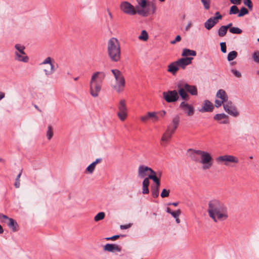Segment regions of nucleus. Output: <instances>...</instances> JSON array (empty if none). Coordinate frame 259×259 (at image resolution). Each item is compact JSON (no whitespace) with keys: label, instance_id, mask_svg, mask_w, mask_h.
<instances>
[{"label":"nucleus","instance_id":"nucleus-64","mask_svg":"<svg viewBox=\"0 0 259 259\" xmlns=\"http://www.w3.org/2000/svg\"><path fill=\"white\" fill-rule=\"evenodd\" d=\"M5 93L3 92H0V100L5 97Z\"/></svg>","mask_w":259,"mask_h":259},{"label":"nucleus","instance_id":"nucleus-31","mask_svg":"<svg viewBox=\"0 0 259 259\" xmlns=\"http://www.w3.org/2000/svg\"><path fill=\"white\" fill-rule=\"evenodd\" d=\"M138 38L140 40L146 41L148 39V34L147 31L145 30H142L141 34L139 36Z\"/></svg>","mask_w":259,"mask_h":259},{"label":"nucleus","instance_id":"nucleus-15","mask_svg":"<svg viewBox=\"0 0 259 259\" xmlns=\"http://www.w3.org/2000/svg\"><path fill=\"white\" fill-rule=\"evenodd\" d=\"M180 108L182 109L189 116L193 115L194 113L193 106L184 101L181 102L180 105Z\"/></svg>","mask_w":259,"mask_h":259},{"label":"nucleus","instance_id":"nucleus-51","mask_svg":"<svg viewBox=\"0 0 259 259\" xmlns=\"http://www.w3.org/2000/svg\"><path fill=\"white\" fill-rule=\"evenodd\" d=\"M231 71L237 77L239 78L241 76V73L236 69H232Z\"/></svg>","mask_w":259,"mask_h":259},{"label":"nucleus","instance_id":"nucleus-58","mask_svg":"<svg viewBox=\"0 0 259 259\" xmlns=\"http://www.w3.org/2000/svg\"><path fill=\"white\" fill-rule=\"evenodd\" d=\"M131 227V224H127V225H121L120 226V229H127L130 228Z\"/></svg>","mask_w":259,"mask_h":259},{"label":"nucleus","instance_id":"nucleus-11","mask_svg":"<svg viewBox=\"0 0 259 259\" xmlns=\"http://www.w3.org/2000/svg\"><path fill=\"white\" fill-rule=\"evenodd\" d=\"M223 107L225 111L231 116L237 117L239 114L236 107L233 105L231 101H228L224 104Z\"/></svg>","mask_w":259,"mask_h":259},{"label":"nucleus","instance_id":"nucleus-48","mask_svg":"<svg viewBox=\"0 0 259 259\" xmlns=\"http://www.w3.org/2000/svg\"><path fill=\"white\" fill-rule=\"evenodd\" d=\"M149 179H150V178H149V176L147 178H145L142 183V186L148 187L150 183Z\"/></svg>","mask_w":259,"mask_h":259},{"label":"nucleus","instance_id":"nucleus-10","mask_svg":"<svg viewBox=\"0 0 259 259\" xmlns=\"http://www.w3.org/2000/svg\"><path fill=\"white\" fill-rule=\"evenodd\" d=\"M179 92L176 90L168 91L162 93L163 97L167 103L177 101L179 98Z\"/></svg>","mask_w":259,"mask_h":259},{"label":"nucleus","instance_id":"nucleus-43","mask_svg":"<svg viewBox=\"0 0 259 259\" xmlns=\"http://www.w3.org/2000/svg\"><path fill=\"white\" fill-rule=\"evenodd\" d=\"M95 165L94 164L92 163L91 164H90L87 168V170L90 173L92 174L93 171H94Z\"/></svg>","mask_w":259,"mask_h":259},{"label":"nucleus","instance_id":"nucleus-47","mask_svg":"<svg viewBox=\"0 0 259 259\" xmlns=\"http://www.w3.org/2000/svg\"><path fill=\"white\" fill-rule=\"evenodd\" d=\"M181 211L180 209H178L176 211H172L171 213V215L174 218H178L179 217L180 215L181 214Z\"/></svg>","mask_w":259,"mask_h":259},{"label":"nucleus","instance_id":"nucleus-39","mask_svg":"<svg viewBox=\"0 0 259 259\" xmlns=\"http://www.w3.org/2000/svg\"><path fill=\"white\" fill-rule=\"evenodd\" d=\"M201 2L203 4V6L206 10H208L209 9L210 0H201Z\"/></svg>","mask_w":259,"mask_h":259},{"label":"nucleus","instance_id":"nucleus-14","mask_svg":"<svg viewBox=\"0 0 259 259\" xmlns=\"http://www.w3.org/2000/svg\"><path fill=\"white\" fill-rule=\"evenodd\" d=\"M148 172L151 174H155V171L150 167L144 165H140L138 168V176L140 178H144Z\"/></svg>","mask_w":259,"mask_h":259},{"label":"nucleus","instance_id":"nucleus-45","mask_svg":"<svg viewBox=\"0 0 259 259\" xmlns=\"http://www.w3.org/2000/svg\"><path fill=\"white\" fill-rule=\"evenodd\" d=\"M244 4L247 6L250 10H252V4L251 0H244Z\"/></svg>","mask_w":259,"mask_h":259},{"label":"nucleus","instance_id":"nucleus-24","mask_svg":"<svg viewBox=\"0 0 259 259\" xmlns=\"http://www.w3.org/2000/svg\"><path fill=\"white\" fill-rule=\"evenodd\" d=\"M216 97L218 98H220L221 100L225 102H228V96L226 93V92L223 90H219L217 94Z\"/></svg>","mask_w":259,"mask_h":259},{"label":"nucleus","instance_id":"nucleus-49","mask_svg":"<svg viewBox=\"0 0 259 259\" xmlns=\"http://www.w3.org/2000/svg\"><path fill=\"white\" fill-rule=\"evenodd\" d=\"M149 179H150V178H149V176L147 178H145L142 183V186L148 187L150 183Z\"/></svg>","mask_w":259,"mask_h":259},{"label":"nucleus","instance_id":"nucleus-18","mask_svg":"<svg viewBox=\"0 0 259 259\" xmlns=\"http://www.w3.org/2000/svg\"><path fill=\"white\" fill-rule=\"evenodd\" d=\"M193 59V58L192 57L182 58L179 59L176 62L178 65L179 68L180 67L184 69L187 65L192 63Z\"/></svg>","mask_w":259,"mask_h":259},{"label":"nucleus","instance_id":"nucleus-33","mask_svg":"<svg viewBox=\"0 0 259 259\" xmlns=\"http://www.w3.org/2000/svg\"><path fill=\"white\" fill-rule=\"evenodd\" d=\"M105 214L104 212H100L98 213L94 218V220L96 222H98L100 220L104 219Z\"/></svg>","mask_w":259,"mask_h":259},{"label":"nucleus","instance_id":"nucleus-54","mask_svg":"<svg viewBox=\"0 0 259 259\" xmlns=\"http://www.w3.org/2000/svg\"><path fill=\"white\" fill-rule=\"evenodd\" d=\"M149 193V190L148 187L142 186V193L147 194Z\"/></svg>","mask_w":259,"mask_h":259},{"label":"nucleus","instance_id":"nucleus-61","mask_svg":"<svg viewBox=\"0 0 259 259\" xmlns=\"http://www.w3.org/2000/svg\"><path fill=\"white\" fill-rule=\"evenodd\" d=\"M191 26H192L191 22H189L188 24H187V25L185 27V30H188L190 29V28L191 27Z\"/></svg>","mask_w":259,"mask_h":259},{"label":"nucleus","instance_id":"nucleus-44","mask_svg":"<svg viewBox=\"0 0 259 259\" xmlns=\"http://www.w3.org/2000/svg\"><path fill=\"white\" fill-rule=\"evenodd\" d=\"M252 57L255 62L259 63V52H255L252 54Z\"/></svg>","mask_w":259,"mask_h":259},{"label":"nucleus","instance_id":"nucleus-50","mask_svg":"<svg viewBox=\"0 0 259 259\" xmlns=\"http://www.w3.org/2000/svg\"><path fill=\"white\" fill-rule=\"evenodd\" d=\"M149 179H150V178H149V176L147 178H145L142 183V186L148 187L150 183Z\"/></svg>","mask_w":259,"mask_h":259},{"label":"nucleus","instance_id":"nucleus-30","mask_svg":"<svg viewBox=\"0 0 259 259\" xmlns=\"http://www.w3.org/2000/svg\"><path fill=\"white\" fill-rule=\"evenodd\" d=\"M228 116L227 115H226L225 113H220V114H217L215 115L213 117V118L214 120L217 121H220L221 120L223 119H227L228 118Z\"/></svg>","mask_w":259,"mask_h":259},{"label":"nucleus","instance_id":"nucleus-3","mask_svg":"<svg viewBox=\"0 0 259 259\" xmlns=\"http://www.w3.org/2000/svg\"><path fill=\"white\" fill-rule=\"evenodd\" d=\"M120 9L121 11L128 15H134L137 13L143 17L147 16L150 13L152 14H154L156 9V7L154 4H148V7L144 8H141L139 9V8L140 6H136V9L137 11L135 10L134 7L130 4L129 2L124 1L121 3L120 4Z\"/></svg>","mask_w":259,"mask_h":259},{"label":"nucleus","instance_id":"nucleus-2","mask_svg":"<svg viewBox=\"0 0 259 259\" xmlns=\"http://www.w3.org/2000/svg\"><path fill=\"white\" fill-rule=\"evenodd\" d=\"M187 154L192 161L202 164L203 170L209 169L212 167L213 159L209 152L200 150L189 149Z\"/></svg>","mask_w":259,"mask_h":259},{"label":"nucleus","instance_id":"nucleus-19","mask_svg":"<svg viewBox=\"0 0 259 259\" xmlns=\"http://www.w3.org/2000/svg\"><path fill=\"white\" fill-rule=\"evenodd\" d=\"M104 250L109 252H120L121 248L117 245L108 243L104 247Z\"/></svg>","mask_w":259,"mask_h":259},{"label":"nucleus","instance_id":"nucleus-8","mask_svg":"<svg viewBox=\"0 0 259 259\" xmlns=\"http://www.w3.org/2000/svg\"><path fill=\"white\" fill-rule=\"evenodd\" d=\"M16 51L15 52V60L24 63H27L29 58L24 52L25 47L20 44H16L15 46Z\"/></svg>","mask_w":259,"mask_h":259},{"label":"nucleus","instance_id":"nucleus-22","mask_svg":"<svg viewBox=\"0 0 259 259\" xmlns=\"http://www.w3.org/2000/svg\"><path fill=\"white\" fill-rule=\"evenodd\" d=\"M218 22L214 19L211 17L209 18L208 19L206 20V21L204 23V27L207 30L211 29L212 27H213Z\"/></svg>","mask_w":259,"mask_h":259},{"label":"nucleus","instance_id":"nucleus-5","mask_svg":"<svg viewBox=\"0 0 259 259\" xmlns=\"http://www.w3.org/2000/svg\"><path fill=\"white\" fill-rule=\"evenodd\" d=\"M108 56L111 61L118 62L121 58V49L119 42L115 37L111 38L107 43Z\"/></svg>","mask_w":259,"mask_h":259},{"label":"nucleus","instance_id":"nucleus-29","mask_svg":"<svg viewBox=\"0 0 259 259\" xmlns=\"http://www.w3.org/2000/svg\"><path fill=\"white\" fill-rule=\"evenodd\" d=\"M238 53L235 51L230 52L227 57V59L229 61H231L235 59L237 56Z\"/></svg>","mask_w":259,"mask_h":259},{"label":"nucleus","instance_id":"nucleus-46","mask_svg":"<svg viewBox=\"0 0 259 259\" xmlns=\"http://www.w3.org/2000/svg\"><path fill=\"white\" fill-rule=\"evenodd\" d=\"M213 19L219 22V20L222 19V15L219 12H217L215 13V16L212 17Z\"/></svg>","mask_w":259,"mask_h":259},{"label":"nucleus","instance_id":"nucleus-20","mask_svg":"<svg viewBox=\"0 0 259 259\" xmlns=\"http://www.w3.org/2000/svg\"><path fill=\"white\" fill-rule=\"evenodd\" d=\"M9 228L11 229L13 232H15L19 230V225L17 222L12 218H10L6 223Z\"/></svg>","mask_w":259,"mask_h":259},{"label":"nucleus","instance_id":"nucleus-40","mask_svg":"<svg viewBox=\"0 0 259 259\" xmlns=\"http://www.w3.org/2000/svg\"><path fill=\"white\" fill-rule=\"evenodd\" d=\"M21 174H22V170H21L20 172L18 174V175L17 176V178L15 180V186L17 188H19L20 185V178L21 176Z\"/></svg>","mask_w":259,"mask_h":259},{"label":"nucleus","instance_id":"nucleus-57","mask_svg":"<svg viewBox=\"0 0 259 259\" xmlns=\"http://www.w3.org/2000/svg\"><path fill=\"white\" fill-rule=\"evenodd\" d=\"M149 119V117L148 116V113H147V115L143 116L141 117V120L143 122H146Z\"/></svg>","mask_w":259,"mask_h":259},{"label":"nucleus","instance_id":"nucleus-52","mask_svg":"<svg viewBox=\"0 0 259 259\" xmlns=\"http://www.w3.org/2000/svg\"><path fill=\"white\" fill-rule=\"evenodd\" d=\"M221 51L225 53L227 52L226 45L225 42H222L220 44Z\"/></svg>","mask_w":259,"mask_h":259},{"label":"nucleus","instance_id":"nucleus-56","mask_svg":"<svg viewBox=\"0 0 259 259\" xmlns=\"http://www.w3.org/2000/svg\"><path fill=\"white\" fill-rule=\"evenodd\" d=\"M120 236V235H114L111 237L106 238V239L107 240H115L118 239V238H119Z\"/></svg>","mask_w":259,"mask_h":259},{"label":"nucleus","instance_id":"nucleus-9","mask_svg":"<svg viewBox=\"0 0 259 259\" xmlns=\"http://www.w3.org/2000/svg\"><path fill=\"white\" fill-rule=\"evenodd\" d=\"M118 112L117 116L121 121H124L127 116V109L126 106V101L124 99L120 100L118 105Z\"/></svg>","mask_w":259,"mask_h":259},{"label":"nucleus","instance_id":"nucleus-59","mask_svg":"<svg viewBox=\"0 0 259 259\" xmlns=\"http://www.w3.org/2000/svg\"><path fill=\"white\" fill-rule=\"evenodd\" d=\"M158 114L160 115L161 117H163L166 114V112L165 110H162L158 112Z\"/></svg>","mask_w":259,"mask_h":259},{"label":"nucleus","instance_id":"nucleus-26","mask_svg":"<svg viewBox=\"0 0 259 259\" xmlns=\"http://www.w3.org/2000/svg\"><path fill=\"white\" fill-rule=\"evenodd\" d=\"M149 178H150V179L152 180L155 183L156 185L155 186L160 187V180L156 176L155 172V174H152L149 175Z\"/></svg>","mask_w":259,"mask_h":259},{"label":"nucleus","instance_id":"nucleus-17","mask_svg":"<svg viewBox=\"0 0 259 259\" xmlns=\"http://www.w3.org/2000/svg\"><path fill=\"white\" fill-rule=\"evenodd\" d=\"M50 64L51 68L49 70L44 69L46 75H50L52 74L55 71V68L54 65L52 63V58L50 57L46 58L41 64Z\"/></svg>","mask_w":259,"mask_h":259},{"label":"nucleus","instance_id":"nucleus-12","mask_svg":"<svg viewBox=\"0 0 259 259\" xmlns=\"http://www.w3.org/2000/svg\"><path fill=\"white\" fill-rule=\"evenodd\" d=\"M175 132V131L171 129L169 127H167L165 132L162 136L160 140V144L163 146H165L170 141L172 135Z\"/></svg>","mask_w":259,"mask_h":259},{"label":"nucleus","instance_id":"nucleus-6","mask_svg":"<svg viewBox=\"0 0 259 259\" xmlns=\"http://www.w3.org/2000/svg\"><path fill=\"white\" fill-rule=\"evenodd\" d=\"M177 88L180 97L184 100L188 99L189 95L186 91L193 96L197 95V88L195 85H190L184 81H179L177 84Z\"/></svg>","mask_w":259,"mask_h":259},{"label":"nucleus","instance_id":"nucleus-36","mask_svg":"<svg viewBox=\"0 0 259 259\" xmlns=\"http://www.w3.org/2000/svg\"><path fill=\"white\" fill-rule=\"evenodd\" d=\"M139 6L141 8H145L148 7L147 0H136Z\"/></svg>","mask_w":259,"mask_h":259},{"label":"nucleus","instance_id":"nucleus-41","mask_svg":"<svg viewBox=\"0 0 259 259\" xmlns=\"http://www.w3.org/2000/svg\"><path fill=\"white\" fill-rule=\"evenodd\" d=\"M170 190L163 189L161 193L160 196L162 198L167 197L169 196Z\"/></svg>","mask_w":259,"mask_h":259},{"label":"nucleus","instance_id":"nucleus-55","mask_svg":"<svg viewBox=\"0 0 259 259\" xmlns=\"http://www.w3.org/2000/svg\"><path fill=\"white\" fill-rule=\"evenodd\" d=\"M181 39V37L180 35H178L176 37V38L175 40H172L170 41V43L171 44H175L176 43V42L180 41Z\"/></svg>","mask_w":259,"mask_h":259},{"label":"nucleus","instance_id":"nucleus-13","mask_svg":"<svg viewBox=\"0 0 259 259\" xmlns=\"http://www.w3.org/2000/svg\"><path fill=\"white\" fill-rule=\"evenodd\" d=\"M216 160L218 162L224 161L225 165H228L227 162L237 163L239 162L238 158L231 155H225L219 156L217 158Z\"/></svg>","mask_w":259,"mask_h":259},{"label":"nucleus","instance_id":"nucleus-38","mask_svg":"<svg viewBox=\"0 0 259 259\" xmlns=\"http://www.w3.org/2000/svg\"><path fill=\"white\" fill-rule=\"evenodd\" d=\"M148 116L149 118L153 119L154 121H157L159 120L158 117L156 115L157 113L155 112H149Z\"/></svg>","mask_w":259,"mask_h":259},{"label":"nucleus","instance_id":"nucleus-42","mask_svg":"<svg viewBox=\"0 0 259 259\" xmlns=\"http://www.w3.org/2000/svg\"><path fill=\"white\" fill-rule=\"evenodd\" d=\"M10 219L7 215L3 213H0V220L3 223H6Z\"/></svg>","mask_w":259,"mask_h":259},{"label":"nucleus","instance_id":"nucleus-63","mask_svg":"<svg viewBox=\"0 0 259 259\" xmlns=\"http://www.w3.org/2000/svg\"><path fill=\"white\" fill-rule=\"evenodd\" d=\"M168 204V205H172L174 206H177L179 204V202H172V203H169Z\"/></svg>","mask_w":259,"mask_h":259},{"label":"nucleus","instance_id":"nucleus-1","mask_svg":"<svg viewBox=\"0 0 259 259\" xmlns=\"http://www.w3.org/2000/svg\"><path fill=\"white\" fill-rule=\"evenodd\" d=\"M207 212L209 217L215 223L228 218L226 206L219 199L214 198L208 202Z\"/></svg>","mask_w":259,"mask_h":259},{"label":"nucleus","instance_id":"nucleus-60","mask_svg":"<svg viewBox=\"0 0 259 259\" xmlns=\"http://www.w3.org/2000/svg\"><path fill=\"white\" fill-rule=\"evenodd\" d=\"M230 2L232 4L238 5L240 3L241 0H230Z\"/></svg>","mask_w":259,"mask_h":259},{"label":"nucleus","instance_id":"nucleus-53","mask_svg":"<svg viewBox=\"0 0 259 259\" xmlns=\"http://www.w3.org/2000/svg\"><path fill=\"white\" fill-rule=\"evenodd\" d=\"M226 103V102H224L222 100H216L215 101V106L217 107V108H218L219 107H220L223 104H225Z\"/></svg>","mask_w":259,"mask_h":259},{"label":"nucleus","instance_id":"nucleus-7","mask_svg":"<svg viewBox=\"0 0 259 259\" xmlns=\"http://www.w3.org/2000/svg\"><path fill=\"white\" fill-rule=\"evenodd\" d=\"M111 72L114 75L116 81V84L113 85V89L118 93L123 91L125 81L122 72L117 69H111Z\"/></svg>","mask_w":259,"mask_h":259},{"label":"nucleus","instance_id":"nucleus-21","mask_svg":"<svg viewBox=\"0 0 259 259\" xmlns=\"http://www.w3.org/2000/svg\"><path fill=\"white\" fill-rule=\"evenodd\" d=\"M180 121V117L179 115H176L172 118L171 123L167 127H169L171 129L176 131Z\"/></svg>","mask_w":259,"mask_h":259},{"label":"nucleus","instance_id":"nucleus-16","mask_svg":"<svg viewBox=\"0 0 259 259\" xmlns=\"http://www.w3.org/2000/svg\"><path fill=\"white\" fill-rule=\"evenodd\" d=\"M214 106L213 104L208 100H205L202 104L201 109H199V111L203 112H211L213 111Z\"/></svg>","mask_w":259,"mask_h":259},{"label":"nucleus","instance_id":"nucleus-4","mask_svg":"<svg viewBox=\"0 0 259 259\" xmlns=\"http://www.w3.org/2000/svg\"><path fill=\"white\" fill-rule=\"evenodd\" d=\"M105 77L106 74L103 71H97L92 74L90 81V93L92 97L98 96Z\"/></svg>","mask_w":259,"mask_h":259},{"label":"nucleus","instance_id":"nucleus-37","mask_svg":"<svg viewBox=\"0 0 259 259\" xmlns=\"http://www.w3.org/2000/svg\"><path fill=\"white\" fill-rule=\"evenodd\" d=\"M238 12H239V9L238 8V7L235 5H233L230 8V10L229 11V14L230 15L236 14Z\"/></svg>","mask_w":259,"mask_h":259},{"label":"nucleus","instance_id":"nucleus-27","mask_svg":"<svg viewBox=\"0 0 259 259\" xmlns=\"http://www.w3.org/2000/svg\"><path fill=\"white\" fill-rule=\"evenodd\" d=\"M159 187L151 186V194L154 198H157L159 196Z\"/></svg>","mask_w":259,"mask_h":259},{"label":"nucleus","instance_id":"nucleus-32","mask_svg":"<svg viewBox=\"0 0 259 259\" xmlns=\"http://www.w3.org/2000/svg\"><path fill=\"white\" fill-rule=\"evenodd\" d=\"M47 139L50 140L53 136V131L51 125L48 126V131L46 134Z\"/></svg>","mask_w":259,"mask_h":259},{"label":"nucleus","instance_id":"nucleus-28","mask_svg":"<svg viewBox=\"0 0 259 259\" xmlns=\"http://www.w3.org/2000/svg\"><path fill=\"white\" fill-rule=\"evenodd\" d=\"M227 32V30L225 27V25L221 26L218 31V35L220 37L224 36L226 34Z\"/></svg>","mask_w":259,"mask_h":259},{"label":"nucleus","instance_id":"nucleus-34","mask_svg":"<svg viewBox=\"0 0 259 259\" xmlns=\"http://www.w3.org/2000/svg\"><path fill=\"white\" fill-rule=\"evenodd\" d=\"M229 31L233 34H240L242 30L238 27H233L230 28Z\"/></svg>","mask_w":259,"mask_h":259},{"label":"nucleus","instance_id":"nucleus-62","mask_svg":"<svg viewBox=\"0 0 259 259\" xmlns=\"http://www.w3.org/2000/svg\"><path fill=\"white\" fill-rule=\"evenodd\" d=\"M102 159L101 158H98L96 160V161H95L94 162H93V164H94V165L96 166V165L100 162L101 161Z\"/></svg>","mask_w":259,"mask_h":259},{"label":"nucleus","instance_id":"nucleus-23","mask_svg":"<svg viewBox=\"0 0 259 259\" xmlns=\"http://www.w3.org/2000/svg\"><path fill=\"white\" fill-rule=\"evenodd\" d=\"M179 66L176 61L170 63L168 66L167 71L170 72L173 75H175L178 70H179Z\"/></svg>","mask_w":259,"mask_h":259},{"label":"nucleus","instance_id":"nucleus-25","mask_svg":"<svg viewBox=\"0 0 259 259\" xmlns=\"http://www.w3.org/2000/svg\"><path fill=\"white\" fill-rule=\"evenodd\" d=\"M182 55L183 56H195L196 55V52L194 50H191L188 49H184L183 51Z\"/></svg>","mask_w":259,"mask_h":259},{"label":"nucleus","instance_id":"nucleus-35","mask_svg":"<svg viewBox=\"0 0 259 259\" xmlns=\"http://www.w3.org/2000/svg\"><path fill=\"white\" fill-rule=\"evenodd\" d=\"M248 13L249 12L248 10L246 8L243 7L241 8L240 12L238 15V16L241 17L245 15L248 14Z\"/></svg>","mask_w":259,"mask_h":259}]
</instances>
